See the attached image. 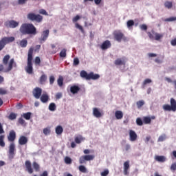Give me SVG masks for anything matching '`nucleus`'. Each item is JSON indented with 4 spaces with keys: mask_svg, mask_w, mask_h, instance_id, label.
I'll list each match as a JSON object with an SVG mask.
<instances>
[{
    "mask_svg": "<svg viewBox=\"0 0 176 176\" xmlns=\"http://www.w3.org/2000/svg\"><path fill=\"white\" fill-rule=\"evenodd\" d=\"M19 31L22 35H36V28L32 23H23Z\"/></svg>",
    "mask_w": 176,
    "mask_h": 176,
    "instance_id": "1",
    "label": "nucleus"
},
{
    "mask_svg": "<svg viewBox=\"0 0 176 176\" xmlns=\"http://www.w3.org/2000/svg\"><path fill=\"white\" fill-rule=\"evenodd\" d=\"M32 54H34V47H31L28 50L27 67L25 68L27 74L30 75L34 72V68L32 67Z\"/></svg>",
    "mask_w": 176,
    "mask_h": 176,
    "instance_id": "2",
    "label": "nucleus"
},
{
    "mask_svg": "<svg viewBox=\"0 0 176 176\" xmlns=\"http://www.w3.org/2000/svg\"><path fill=\"white\" fill-rule=\"evenodd\" d=\"M13 67L14 68L17 67V63L14 62V58H12L10 60L8 63V66L6 69L3 65L0 64V72H5V73L10 72V71L13 69Z\"/></svg>",
    "mask_w": 176,
    "mask_h": 176,
    "instance_id": "3",
    "label": "nucleus"
},
{
    "mask_svg": "<svg viewBox=\"0 0 176 176\" xmlns=\"http://www.w3.org/2000/svg\"><path fill=\"white\" fill-rule=\"evenodd\" d=\"M28 20L30 21H36V23H42L43 21V16L39 14L30 12L27 14Z\"/></svg>",
    "mask_w": 176,
    "mask_h": 176,
    "instance_id": "4",
    "label": "nucleus"
},
{
    "mask_svg": "<svg viewBox=\"0 0 176 176\" xmlns=\"http://www.w3.org/2000/svg\"><path fill=\"white\" fill-rule=\"evenodd\" d=\"M12 42H14V37H3L0 40V52L3 50L5 46L8 45V43H11Z\"/></svg>",
    "mask_w": 176,
    "mask_h": 176,
    "instance_id": "5",
    "label": "nucleus"
},
{
    "mask_svg": "<svg viewBox=\"0 0 176 176\" xmlns=\"http://www.w3.org/2000/svg\"><path fill=\"white\" fill-rule=\"evenodd\" d=\"M164 111H168L169 112H175L176 111V100L175 99L171 98H170V104H164L163 106Z\"/></svg>",
    "mask_w": 176,
    "mask_h": 176,
    "instance_id": "6",
    "label": "nucleus"
},
{
    "mask_svg": "<svg viewBox=\"0 0 176 176\" xmlns=\"http://www.w3.org/2000/svg\"><path fill=\"white\" fill-rule=\"evenodd\" d=\"M146 34L151 41H160L163 38V34H159L157 32H155V30H151V32H146Z\"/></svg>",
    "mask_w": 176,
    "mask_h": 176,
    "instance_id": "7",
    "label": "nucleus"
},
{
    "mask_svg": "<svg viewBox=\"0 0 176 176\" xmlns=\"http://www.w3.org/2000/svg\"><path fill=\"white\" fill-rule=\"evenodd\" d=\"M113 36L117 42H122V41L126 42V41H127V38L124 36V34L120 32V30L115 31L113 32Z\"/></svg>",
    "mask_w": 176,
    "mask_h": 176,
    "instance_id": "8",
    "label": "nucleus"
},
{
    "mask_svg": "<svg viewBox=\"0 0 176 176\" xmlns=\"http://www.w3.org/2000/svg\"><path fill=\"white\" fill-rule=\"evenodd\" d=\"M95 156L94 155H82L79 158L80 164H85L86 162H90L91 160H94Z\"/></svg>",
    "mask_w": 176,
    "mask_h": 176,
    "instance_id": "9",
    "label": "nucleus"
},
{
    "mask_svg": "<svg viewBox=\"0 0 176 176\" xmlns=\"http://www.w3.org/2000/svg\"><path fill=\"white\" fill-rule=\"evenodd\" d=\"M8 149V157L9 159H13V157H14V155H16V153H14L16 152V144H14V142H12L10 144Z\"/></svg>",
    "mask_w": 176,
    "mask_h": 176,
    "instance_id": "10",
    "label": "nucleus"
},
{
    "mask_svg": "<svg viewBox=\"0 0 176 176\" xmlns=\"http://www.w3.org/2000/svg\"><path fill=\"white\" fill-rule=\"evenodd\" d=\"M19 23L14 20L7 21L5 23L6 27H8V28H16V27H19Z\"/></svg>",
    "mask_w": 176,
    "mask_h": 176,
    "instance_id": "11",
    "label": "nucleus"
},
{
    "mask_svg": "<svg viewBox=\"0 0 176 176\" xmlns=\"http://www.w3.org/2000/svg\"><path fill=\"white\" fill-rule=\"evenodd\" d=\"M32 94L36 100H39L42 96V89L40 87H36L33 89Z\"/></svg>",
    "mask_w": 176,
    "mask_h": 176,
    "instance_id": "12",
    "label": "nucleus"
},
{
    "mask_svg": "<svg viewBox=\"0 0 176 176\" xmlns=\"http://www.w3.org/2000/svg\"><path fill=\"white\" fill-rule=\"evenodd\" d=\"M49 34H50L49 30L43 31L41 34V38H39L40 43H43V42L46 41L47 38H49Z\"/></svg>",
    "mask_w": 176,
    "mask_h": 176,
    "instance_id": "13",
    "label": "nucleus"
},
{
    "mask_svg": "<svg viewBox=\"0 0 176 176\" xmlns=\"http://www.w3.org/2000/svg\"><path fill=\"white\" fill-rule=\"evenodd\" d=\"M8 140L9 142H14L16 140V131L11 130L8 135Z\"/></svg>",
    "mask_w": 176,
    "mask_h": 176,
    "instance_id": "14",
    "label": "nucleus"
},
{
    "mask_svg": "<svg viewBox=\"0 0 176 176\" xmlns=\"http://www.w3.org/2000/svg\"><path fill=\"white\" fill-rule=\"evenodd\" d=\"M111 46H112L111 41L109 40H106L102 43V45H100V48L102 49V50H107L111 48Z\"/></svg>",
    "mask_w": 176,
    "mask_h": 176,
    "instance_id": "15",
    "label": "nucleus"
},
{
    "mask_svg": "<svg viewBox=\"0 0 176 176\" xmlns=\"http://www.w3.org/2000/svg\"><path fill=\"white\" fill-rule=\"evenodd\" d=\"M25 166L29 174H32V173H34V169H32V165L30 161L26 160L25 162Z\"/></svg>",
    "mask_w": 176,
    "mask_h": 176,
    "instance_id": "16",
    "label": "nucleus"
},
{
    "mask_svg": "<svg viewBox=\"0 0 176 176\" xmlns=\"http://www.w3.org/2000/svg\"><path fill=\"white\" fill-rule=\"evenodd\" d=\"M93 115L95 118H102V116H103L104 113H101V111H100V109L97 107H94L93 108Z\"/></svg>",
    "mask_w": 176,
    "mask_h": 176,
    "instance_id": "17",
    "label": "nucleus"
},
{
    "mask_svg": "<svg viewBox=\"0 0 176 176\" xmlns=\"http://www.w3.org/2000/svg\"><path fill=\"white\" fill-rule=\"evenodd\" d=\"M138 137V136L137 135V133H135V131L133 130H129L130 141H132V142L137 141Z\"/></svg>",
    "mask_w": 176,
    "mask_h": 176,
    "instance_id": "18",
    "label": "nucleus"
},
{
    "mask_svg": "<svg viewBox=\"0 0 176 176\" xmlns=\"http://www.w3.org/2000/svg\"><path fill=\"white\" fill-rule=\"evenodd\" d=\"M130 168V161H126L124 163V174L125 175H129V169Z\"/></svg>",
    "mask_w": 176,
    "mask_h": 176,
    "instance_id": "19",
    "label": "nucleus"
},
{
    "mask_svg": "<svg viewBox=\"0 0 176 176\" xmlns=\"http://www.w3.org/2000/svg\"><path fill=\"white\" fill-rule=\"evenodd\" d=\"M28 142V138L27 137L21 135L19 139V145H25Z\"/></svg>",
    "mask_w": 176,
    "mask_h": 176,
    "instance_id": "20",
    "label": "nucleus"
},
{
    "mask_svg": "<svg viewBox=\"0 0 176 176\" xmlns=\"http://www.w3.org/2000/svg\"><path fill=\"white\" fill-rule=\"evenodd\" d=\"M80 76L82 78V79H86V80H89L90 74H87L86 71L82 70L80 73Z\"/></svg>",
    "mask_w": 176,
    "mask_h": 176,
    "instance_id": "21",
    "label": "nucleus"
},
{
    "mask_svg": "<svg viewBox=\"0 0 176 176\" xmlns=\"http://www.w3.org/2000/svg\"><path fill=\"white\" fill-rule=\"evenodd\" d=\"M40 100L43 104L47 102V101H49V95H47V94H43L41 96H40Z\"/></svg>",
    "mask_w": 176,
    "mask_h": 176,
    "instance_id": "22",
    "label": "nucleus"
},
{
    "mask_svg": "<svg viewBox=\"0 0 176 176\" xmlns=\"http://www.w3.org/2000/svg\"><path fill=\"white\" fill-rule=\"evenodd\" d=\"M46 80H47V76L46 74H42L39 78L40 85H45Z\"/></svg>",
    "mask_w": 176,
    "mask_h": 176,
    "instance_id": "23",
    "label": "nucleus"
},
{
    "mask_svg": "<svg viewBox=\"0 0 176 176\" xmlns=\"http://www.w3.org/2000/svg\"><path fill=\"white\" fill-rule=\"evenodd\" d=\"M79 90H80V88L78 86L74 85L70 87V91L72 93V94H76Z\"/></svg>",
    "mask_w": 176,
    "mask_h": 176,
    "instance_id": "24",
    "label": "nucleus"
},
{
    "mask_svg": "<svg viewBox=\"0 0 176 176\" xmlns=\"http://www.w3.org/2000/svg\"><path fill=\"white\" fill-rule=\"evenodd\" d=\"M155 160L160 163H164V162H166V157L163 155H157L155 156Z\"/></svg>",
    "mask_w": 176,
    "mask_h": 176,
    "instance_id": "25",
    "label": "nucleus"
},
{
    "mask_svg": "<svg viewBox=\"0 0 176 176\" xmlns=\"http://www.w3.org/2000/svg\"><path fill=\"white\" fill-rule=\"evenodd\" d=\"M115 65H126V61L124 60H122V58H117L114 61Z\"/></svg>",
    "mask_w": 176,
    "mask_h": 176,
    "instance_id": "26",
    "label": "nucleus"
},
{
    "mask_svg": "<svg viewBox=\"0 0 176 176\" xmlns=\"http://www.w3.org/2000/svg\"><path fill=\"white\" fill-rule=\"evenodd\" d=\"M96 80V79H100V74H95L94 72L89 73V80Z\"/></svg>",
    "mask_w": 176,
    "mask_h": 176,
    "instance_id": "27",
    "label": "nucleus"
},
{
    "mask_svg": "<svg viewBox=\"0 0 176 176\" xmlns=\"http://www.w3.org/2000/svg\"><path fill=\"white\" fill-rule=\"evenodd\" d=\"M55 131L58 135H61V134H63V131H64V129L61 125H58L56 127Z\"/></svg>",
    "mask_w": 176,
    "mask_h": 176,
    "instance_id": "28",
    "label": "nucleus"
},
{
    "mask_svg": "<svg viewBox=\"0 0 176 176\" xmlns=\"http://www.w3.org/2000/svg\"><path fill=\"white\" fill-rule=\"evenodd\" d=\"M85 138H83V136H82L81 135H79L74 138L76 144H80L82 141H85Z\"/></svg>",
    "mask_w": 176,
    "mask_h": 176,
    "instance_id": "29",
    "label": "nucleus"
},
{
    "mask_svg": "<svg viewBox=\"0 0 176 176\" xmlns=\"http://www.w3.org/2000/svg\"><path fill=\"white\" fill-rule=\"evenodd\" d=\"M9 60H10V55L9 54L5 55L2 60L3 65H8V63H9Z\"/></svg>",
    "mask_w": 176,
    "mask_h": 176,
    "instance_id": "30",
    "label": "nucleus"
},
{
    "mask_svg": "<svg viewBox=\"0 0 176 176\" xmlns=\"http://www.w3.org/2000/svg\"><path fill=\"white\" fill-rule=\"evenodd\" d=\"M115 116L116 119L120 120L123 118V112L122 111H116L115 113Z\"/></svg>",
    "mask_w": 176,
    "mask_h": 176,
    "instance_id": "31",
    "label": "nucleus"
},
{
    "mask_svg": "<svg viewBox=\"0 0 176 176\" xmlns=\"http://www.w3.org/2000/svg\"><path fill=\"white\" fill-rule=\"evenodd\" d=\"M5 135H0V146L1 148H5Z\"/></svg>",
    "mask_w": 176,
    "mask_h": 176,
    "instance_id": "32",
    "label": "nucleus"
},
{
    "mask_svg": "<svg viewBox=\"0 0 176 176\" xmlns=\"http://www.w3.org/2000/svg\"><path fill=\"white\" fill-rule=\"evenodd\" d=\"M51 53L52 54H56V53H57V52H58V48H57L56 47V44H51Z\"/></svg>",
    "mask_w": 176,
    "mask_h": 176,
    "instance_id": "33",
    "label": "nucleus"
},
{
    "mask_svg": "<svg viewBox=\"0 0 176 176\" xmlns=\"http://www.w3.org/2000/svg\"><path fill=\"white\" fill-rule=\"evenodd\" d=\"M78 170L79 171H80V173H83L84 174H86L87 173V168H86V166L83 165L79 166Z\"/></svg>",
    "mask_w": 176,
    "mask_h": 176,
    "instance_id": "34",
    "label": "nucleus"
},
{
    "mask_svg": "<svg viewBox=\"0 0 176 176\" xmlns=\"http://www.w3.org/2000/svg\"><path fill=\"white\" fill-rule=\"evenodd\" d=\"M27 45H28V41L27 39L23 38L22 41L20 42V46L21 47H27Z\"/></svg>",
    "mask_w": 176,
    "mask_h": 176,
    "instance_id": "35",
    "label": "nucleus"
},
{
    "mask_svg": "<svg viewBox=\"0 0 176 176\" xmlns=\"http://www.w3.org/2000/svg\"><path fill=\"white\" fill-rule=\"evenodd\" d=\"M57 82H58V85L60 87H63V85L64 83V78H63V76H59V78L57 80Z\"/></svg>",
    "mask_w": 176,
    "mask_h": 176,
    "instance_id": "36",
    "label": "nucleus"
},
{
    "mask_svg": "<svg viewBox=\"0 0 176 176\" xmlns=\"http://www.w3.org/2000/svg\"><path fill=\"white\" fill-rule=\"evenodd\" d=\"M33 168H34L35 171L38 172L39 171L41 167L39 166V164L36 162H34L32 164Z\"/></svg>",
    "mask_w": 176,
    "mask_h": 176,
    "instance_id": "37",
    "label": "nucleus"
},
{
    "mask_svg": "<svg viewBox=\"0 0 176 176\" xmlns=\"http://www.w3.org/2000/svg\"><path fill=\"white\" fill-rule=\"evenodd\" d=\"M151 117H143V123H144L145 124H151Z\"/></svg>",
    "mask_w": 176,
    "mask_h": 176,
    "instance_id": "38",
    "label": "nucleus"
},
{
    "mask_svg": "<svg viewBox=\"0 0 176 176\" xmlns=\"http://www.w3.org/2000/svg\"><path fill=\"white\" fill-rule=\"evenodd\" d=\"M23 117L26 120H30L31 119V112L24 113Z\"/></svg>",
    "mask_w": 176,
    "mask_h": 176,
    "instance_id": "39",
    "label": "nucleus"
},
{
    "mask_svg": "<svg viewBox=\"0 0 176 176\" xmlns=\"http://www.w3.org/2000/svg\"><path fill=\"white\" fill-rule=\"evenodd\" d=\"M164 6L166 9H171L173 8V2L171 1H165Z\"/></svg>",
    "mask_w": 176,
    "mask_h": 176,
    "instance_id": "40",
    "label": "nucleus"
},
{
    "mask_svg": "<svg viewBox=\"0 0 176 176\" xmlns=\"http://www.w3.org/2000/svg\"><path fill=\"white\" fill-rule=\"evenodd\" d=\"M145 104V102L144 100H139L136 102V105L138 109H141V107Z\"/></svg>",
    "mask_w": 176,
    "mask_h": 176,
    "instance_id": "41",
    "label": "nucleus"
},
{
    "mask_svg": "<svg viewBox=\"0 0 176 176\" xmlns=\"http://www.w3.org/2000/svg\"><path fill=\"white\" fill-rule=\"evenodd\" d=\"M60 57H67V50L65 48L63 49L60 54H59Z\"/></svg>",
    "mask_w": 176,
    "mask_h": 176,
    "instance_id": "42",
    "label": "nucleus"
},
{
    "mask_svg": "<svg viewBox=\"0 0 176 176\" xmlns=\"http://www.w3.org/2000/svg\"><path fill=\"white\" fill-rule=\"evenodd\" d=\"M75 27L76 28H78V30H80V31L82 32V34H85V30L83 29V27L80 25H79V23H76L75 24Z\"/></svg>",
    "mask_w": 176,
    "mask_h": 176,
    "instance_id": "43",
    "label": "nucleus"
},
{
    "mask_svg": "<svg viewBox=\"0 0 176 176\" xmlns=\"http://www.w3.org/2000/svg\"><path fill=\"white\" fill-rule=\"evenodd\" d=\"M149 83H152V80L149 79V78H146L144 80L143 83H142V87H145V86H146V85L149 84Z\"/></svg>",
    "mask_w": 176,
    "mask_h": 176,
    "instance_id": "44",
    "label": "nucleus"
},
{
    "mask_svg": "<svg viewBox=\"0 0 176 176\" xmlns=\"http://www.w3.org/2000/svg\"><path fill=\"white\" fill-rule=\"evenodd\" d=\"M140 28L142 31H145L146 32L148 30V25H146V24H142L140 25Z\"/></svg>",
    "mask_w": 176,
    "mask_h": 176,
    "instance_id": "45",
    "label": "nucleus"
},
{
    "mask_svg": "<svg viewBox=\"0 0 176 176\" xmlns=\"http://www.w3.org/2000/svg\"><path fill=\"white\" fill-rule=\"evenodd\" d=\"M56 104L55 103H50L49 105V110L54 111L56 109Z\"/></svg>",
    "mask_w": 176,
    "mask_h": 176,
    "instance_id": "46",
    "label": "nucleus"
},
{
    "mask_svg": "<svg viewBox=\"0 0 176 176\" xmlns=\"http://www.w3.org/2000/svg\"><path fill=\"white\" fill-rule=\"evenodd\" d=\"M65 163L66 164H71V163H72V159H71V157H65Z\"/></svg>",
    "mask_w": 176,
    "mask_h": 176,
    "instance_id": "47",
    "label": "nucleus"
},
{
    "mask_svg": "<svg viewBox=\"0 0 176 176\" xmlns=\"http://www.w3.org/2000/svg\"><path fill=\"white\" fill-rule=\"evenodd\" d=\"M126 25L128 28H130L131 27H133V25H134V21L133 20H129L126 22Z\"/></svg>",
    "mask_w": 176,
    "mask_h": 176,
    "instance_id": "48",
    "label": "nucleus"
},
{
    "mask_svg": "<svg viewBox=\"0 0 176 176\" xmlns=\"http://www.w3.org/2000/svg\"><path fill=\"white\" fill-rule=\"evenodd\" d=\"M43 134H45V135H49V134H50V128H45L43 129Z\"/></svg>",
    "mask_w": 176,
    "mask_h": 176,
    "instance_id": "49",
    "label": "nucleus"
},
{
    "mask_svg": "<svg viewBox=\"0 0 176 176\" xmlns=\"http://www.w3.org/2000/svg\"><path fill=\"white\" fill-rule=\"evenodd\" d=\"M164 140H166V135H162L158 138V142H163V141H164Z\"/></svg>",
    "mask_w": 176,
    "mask_h": 176,
    "instance_id": "50",
    "label": "nucleus"
},
{
    "mask_svg": "<svg viewBox=\"0 0 176 176\" xmlns=\"http://www.w3.org/2000/svg\"><path fill=\"white\" fill-rule=\"evenodd\" d=\"M17 118V115H16L14 113H11L9 116V119L11 120H14Z\"/></svg>",
    "mask_w": 176,
    "mask_h": 176,
    "instance_id": "51",
    "label": "nucleus"
},
{
    "mask_svg": "<svg viewBox=\"0 0 176 176\" xmlns=\"http://www.w3.org/2000/svg\"><path fill=\"white\" fill-rule=\"evenodd\" d=\"M136 124L138 126H142L144 124V122H142V120L141 118H138L136 119Z\"/></svg>",
    "mask_w": 176,
    "mask_h": 176,
    "instance_id": "52",
    "label": "nucleus"
},
{
    "mask_svg": "<svg viewBox=\"0 0 176 176\" xmlns=\"http://www.w3.org/2000/svg\"><path fill=\"white\" fill-rule=\"evenodd\" d=\"M0 94L1 96H5V94H8V91L3 88H0Z\"/></svg>",
    "mask_w": 176,
    "mask_h": 176,
    "instance_id": "53",
    "label": "nucleus"
},
{
    "mask_svg": "<svg viewBox=\"0 0 176 176\" xmlns=\"http://www.w3.org/2000/svg\"><path fill=\"white\" fill-rule=\"evenodd\" d=\"M38 13H40V14H43L44 16H49V14H47V12H46L45 10L43 9H41L38 12Z\"/></svg>",
    "mask_w": 176,
    "mask_h": 176,
    "instance_id": "54",
    "label": "nucleus"
},
{
    "mask_svg": "<svg viewBox=\"0 0 176 176\" xmlns=\"http://www.w3.org/2000/svg\"><path fill=\"white\" fill-rule=\"evenodd\" d=\"M109 174V170L108 169H105L103 172L100 173L101 176H107Z\"/></svg>",
    "mask_w": 176,
    "mask_h": 176,
    "instance_id": "55",
    "label": "nucleus"
},
{
    "mask_svg": "<svg viewBox=\"0 0 176 176\" xmlns=\"http://www.w3.org/2000/svg\"><path fill=\"white\" fill-rule=\"evenodd\" d=\"M54 80H56L54 76H50V85H53V83H54Z\"/></svg>",
    "mask_w": 176,
    "mask_h": 176,
    "instance_id": "56",
    "label": "nucleus"
},
{
    "mask_svg": "<svg viewBox=\"0 0 176 176\" xmlns=\"http://www.w3.org/2000/svg\"><path fill=\"white\" fill-rule=\"evenodd\" d=\"M18 122L19 124H21L22 126L25 124V120H24V119H23L22 118H19Z\"/></svg>",
    "mask_w": 176,
    "mask_h": 176,
    "instance_id": "57",
    "label": "nucleus"
},
{
    "mask_svg": "<svg viewBox=\"0 0 176 176\" xmlns=\"http://www.w3.org/2000/svg\"><path fill=\"white\" fill-rule=\"evenodd\" d=\"M170 170L171 171H176V162L173 163L170 166Z\"/></svg>",
    "mask_w": 176,
    "mask_h": 176,
    "instance_id": "58",
    "label": "nucleus"
},
{
    "mask_svg": "<svg viewBox=\"0 0 176 176\" xmlns=\"http://www.w3.org/2000/svg\"><path fill=\"white\" fill-rule=\"evenodd\" d=\"M176 21V17H170L164 19V21Z\"/></svg>",
    "mask_w": 176,
    "mask_h": 176,
    "instance_id": "59",
    "label": "nucleus"
},
{
    "mask_svg": "<svg viewBox=\"0 0 176 176\" xmlns=\"http://www.w3.org/2000/svg\"><path fill=\"white\" fill-rule=\"evenodd\" d=\"M80 19V16L79 15H76L73 18L72 21L73 23H76V21H78Z\"/></svg>",
    "mask_w": 176,
    "mask_h": 176,
    "instance_id": "60",
    "label": "nucleus"
},
{
    "mask_svg": "<svg viewBox=\"0 0 176 176\" xmlns=\"http://www.w3.org/2000/svg\"><path fill=\"white\" fill-rule=\"evenodd\" d=\"M56 100H60V98H61V97H63V94L61 92H58L56 94L55 96Z\"/></svg>",
    "mask_w": 176,
    "mask_h": 176,
    "instance_id": "61",
    "label": "nucleus"
},
{
    "mask_svg": "<svg viewBox=\"0 0 176 176\" xmlns=\"http://www.w3.org/2000/svg\"><path fill=\"white\" fill-rule=\"evenodd\" d=\"M35 64H41V58H39V56H37L35 58V60H34Z\"/></svg>",
    "mask_w": 176,
    "mask_h": 176,
    "instance_id": "62",
    "label": "nucleus"
},
{
    "mask_svg": "<svg viewBox=\"0 0 176 176\" xmlns=\"http://www.w3.org/2000/svg\"><path fill=\"white\" fill-rule=\"evenodd\" d=\"M74 65H79V58H74Z\"/></svg>",
    "mask_w": 176,
    "mask_h": 176,
    "instance_id": "63",
    "label": "nucleus"
},
{
    "mask_svg": "<svg viewBox=\"0 0 176 176\" xmlns=\"http://www.w3.org/2000/svg\"><path fill=\"white\" fill-rule=\"evenodd\" d=\"M40 176H49V173H47V170H44L41 174H40Z\"/></svg>",
    "mask_w": 176,
    "mask_h": 176,
    "instance_id": "64",
    "label": "nucleus"
}]
</instances>
